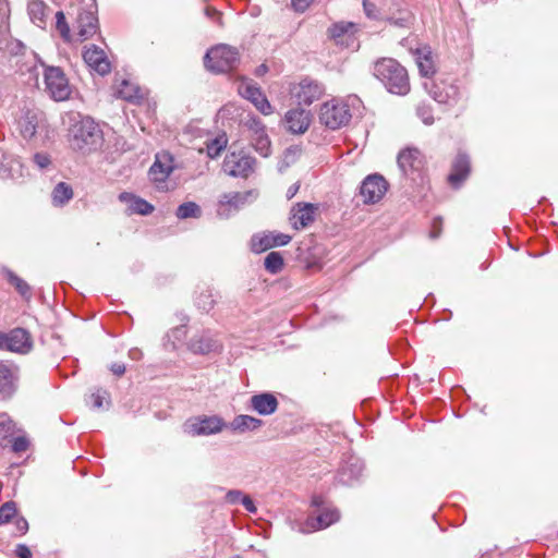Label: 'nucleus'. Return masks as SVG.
Returning a JSON list of instances; mask_svg holds the SVG:
<instances>
[{
	"label": "nucleus",
	"mask_w": 558,
	"mask_h": 558,
	"mask_svg": "<svg viewBox=\"0 0 558 558\" xmlns=\"http://www.w3.org/2000/svg\"><path fill=\"white\" fill-rule=\"evenodd\" d=\"M70 121L68 142L71 149L86 155L101 147L102 132L92 118L72 113Z\"/></svg>",
	"instance_id": "nucleus-1"
},
{
	"label": "nucleus",
	"mask_w": 558,
	"mask_h": 558,
	"mask_svg": "<svg viewBox=\"0 0 558 558\" xmlns=\"http://www.w3.org/2000/svg\"><path fill=\"white\" fill-rule=\"evenodd\" d=\"M373 75L391 94L407 95L410 92L408 71L396 59L381 58L373 65Z\"/></svg>",
	"instance_id": "nucleus-2"
},
{
	"label": "nucleus",
	"mask_w": 558,
	"mask_h": 558,
	"mask_svg": "<svg viewBox=\"0 0 558 558\" xmlns=\"http://www.w3.org/2000/svg\"><path fill=\"white\" fill-rule=\"evenodd\" d=\"M240 53L236 48L220 44L209 49L204 57L205 68L214 73H225L238 66Z\"/></svg>",
	"instance_id": "nucleus-3"
},
{
	"label": "nucleus",
	"mask_w": 558,
	"mask_h": 558,
	"mask_svg": "<svg viewBox=\"0 0 558 558\" xmlns=\"http://www.w3.org/2000/svg\"><path fill=\"white\" fill-rule=\"evenodd\" d=\"M44 68L45 89L56 101L69 99L72 93L71 85L63 70L59 66L41 64Z\"/></svg>",
	"instance_id": "nucleus-4"
},
{
	"label": "nucleus",
	"mask_w": 558,
	"mask_h": 558,
	"mask_svg": "<svg viewBox=\"0 0 558 558\" xmlns=\"http://www.w3.org/2000/svg\"><path fill=\"white\" fill-rule=\"evenodd\" d=\"M351 118L349 106L337 99L326 101L319 111L320 123L332 131L345 126Z\"/></svg>",
	"instance_id": "nucleus-5"
},
{
	"label": "nucleus",
	"mask_w": 558,
	"mask_h": 558,
	"mask_svg": "<svg viewBox=\"0 0 558 558\" xmlns=\"http://www.w3.org/2000/svg\"><path fill=\"white\" fill-rule=\"evenodd\" d=\"M258 197L256 190L245 192H230L221 196L217 207V215L229 218L233 213L240 210L247 204H252Z\"/></svg>",
	"instance_id": "nucleus-6"
},
{
	"label": "nucleus",
	"mask_w": 558,
	"mask_h": 558,
	"mask_svg": "<svg viewBox=\"0 0 558 558\" xmlns=\"http://www.w3.org/2000/svg\"><path fill=\"white\" fill-rule=\"evenodd\" d=\"M174 168V159L171 154L168 151L158 153L148 171L149 180L159 191H166L168 190V178Z\"/></svg>",
	"instance_id": "nucleus-7"
},
{
	"label": "nucleus",
	"mask_w": 558,
	"mask_h": 558,
	"mask_svg": "<svg viewBox=\"0 0 558 558\" xmlns=\"http://www.w3.org/2000/svg\"><path fill=\"white\" fill-rule=\"evenodd\" d=\"M397 162L402 174L412 181L423 178L424 157L417 148H404L397 158Z\"/></svg>",
	"instance_id": "nucleus-8"
},
{
	"label": "nucleus",
	"mask_w": 558,
	"mask_h": 558,
	"mask_svg": "<svg viewBox=\"0 0 558 558\" xmlns=\"http://www.w3.org/2000/svg\"><path fill=\"white\" fill-rule=\"evenodd\" d=\"M223 426L225 422L219 416H197L187 420L183 425V430L193 437L209 436L220 433Z\"/></svg>",
	"instance_id": "nucleus-9"
},
{
	"label": "nucleus",
	"mask_w": 558,
	"mask_h": 558,
	"mask_svg": "<svg viewBox=\"0 0 558 558\" xmlns=\"http://www.w3.org/2000/svg\"><path fill=\"white\" fill-rule=\"evenodd\" d=\"M255 159L238 153L228 154L222 163V170L230 177L247 178L254 170Z\"/></svg>",
	"instance_id": "nucleus-10"
},
{
	"label": "nucleus",
	"mask_w": 558,
	"mask_h": 558,
	"mask_svg": "<svg viewBox=\"0 0 558 558\" xmlns=\"http://www.w3.org/2000/svg\"><path fill=\"white\" fill-rule=\"evenodd\" d=\"M424 87L438 104L453 106L460 98L458 86L445 80L424 83Z\"/></svg>",
	"instance_id": "nucleus-11"
},
{
	"label": "nucleus",
	"mask_w": 558,
	"mask_h": 558,
	"mask_svg": "<svg viewBox=\"0 0 558 558\" xmlns=\"http://www.w3.org/2000/svg\"><path fill=\"white\" fill-rule=\"evenodd\" d=\"M388 190V183L380 174L374 173L367 175L360 189V193L365 204H375L379 202Z\"/></svg>",
	"instance_id": "nucleus-12"
},
{
	"label": "nucleus",
	"mask_w": 558,
	"mask_h": 558,
	"mask_svg": "<svg viewBox=\"0 0 558 558\" xmlns=\"http://www.w3.org/2000/svg\"><path fill=\"white\" fill-rule=\"evenodd\" d=\"M85 2V0H83ZM86 8L77 14V35L80 40H86L98 31L97 7L95 0H86Z\"/></svg>",
	"instance_id": "nucleus-13"
},
{
	"label": "nucleus",
	"mask_w": 558,
	"mask_h": 558,
	"mask_svg": "<svg viewBox=\"0 0 558 558\" xmlns=\"http://www.w3.org/2000/svg\"><path fill=\"white\" fill-rule=\"evenodd\" d=\"M318 206L312 203L300 202L292 206L289 221L296 231L310 227L316 218Z\"/></svg>",
	"instance_id": "nucleus-14"
},
{
	"label": "nucleus",
	"mask_w": 558,
	"mask_h": 558,
	"mask_svg": "<svg viewBox=\"0 0 558 558\" xmlns=\"http://www.w3.org/2000/svg\"><path fill=\"white\" fill-rule=\"evenodd\" d=\"M325 88L317 81L311 78L302 80L294 86L292 94L299 105L310 106L322 98Z\"/></svg>",
	"instance_id": "nucleus-15"
},
{
	"label": "nucleus",
	"mask_w": 558,
	"mask_h": 558,
	"mask_svg": "<svg viewBox=\"0 0 558 558\" xmlns=\"http://www.w3.org/2000/svg\"><path fill=\"white\" fill-rule=\"evenodd\" d=\"M239 93L242 97L250 100L263 114L268 116L272 113V106L256 84L252 82L242 83L239 86Z\"/></svg>",
	"instance_id": "nucleus-16"
},
{
	"label": "nucleus",
	"mask_w": 558,
	"mask_h": 558,
	"mask_svg": "<svg viewBox=\"0 0 558 558\" xmlns=\"http://www.w3.org/2000/svg\"><path fill=\"white\" fill-rule=\"evenodd\" d=\"M46 126L45 113L39 109H27L20 120V130L24 138H32Z\"/></svg>",
	"instance_id": "nucleus-17"
},
{
	"label": "nucleus",
	"mask_w": 558,
	"mask_h": 558,
	"mask_svg": "<svg viewBox=\"0 0 558 558\" xmlns=\"http://www.w3.org/2000/svg\"><path fill=\"white\" fill-rule=\"evenodd\" d=\"M86 64L100 75H106L110 72V62L102 49L95 45L86 47L83 53Z\"/></svg>",
	"instance_id": "nucleus-18"
},
{
	"label": "nucleus",
	"mask_w": 558,
	"mask_h": 558,
	"mask_svg": "<svg viewBox=\"0 0 558 558\" xmlns=\"http://www.w3.org/2000/svg\"><path fill=\"white\" fill-rule=\"evenodd\" d=\"M311 112L302 108L291 109L284 116L287 128L293 134L305 133L311 125Z\"/></svg>",
	"instance_id": "nucleus-19"
},
{
	"label": "nucleus",
	"mask_w": 558,
	"mask_h": 558,
	"mask_svg": "<svg viewBox=\"0 0 558 558\" xmlns=\"http://www.w3.org/2000/svg\"><path fill=\"white\" fill-rule=\"evenodd\" d=\"M189 350L194 354H209L221 350V344L209 331L195 335L187 343Z\"/></svg>",
	"instance_id": "nucleus-20"
},
{
	"label": "nucleus",
	"mask_w": 558,
	"mask_h": 558,
	"mask_svg": "<svg viewBox=\"0 0 558 558\" xmlns=\"http://www.w3.org/2000/svg\"><path fill=\"white\" fill-rule=\"evenodd\" d=\"M7 350L16 353H28L33 348L29 332L23 328H15L8 332Z\"/></svg>",
	"instance_id": "nucleus-21"
},
{
	"label": "nucleus",
	"mask_w": 558,
	"mask_h": 558,
	"mask_svg": "<svg viewBox=\"0 0 558 558\" xmlns=\"http://www.w3.org/2000/svg\"><path fill=\"white\" fill-rule=\"evenodd\" d=\"M340 518L338 510L326 509L315 517H308L304 525L301 527V532L310 533L313 531L326 529L332 523L337 522Z\"/></svg>",
	"instance_id": "nucleus-22"
},
{
	"label": "nucleus",
	"mask_w": 558,
	"mask_h": 558,
	"mask_svg": "<svg viewBox=\"0 0 558 558\" xmlns=\"http://www.w3.org/2000/svg\"><path fill=\"white\" fill-rule=\"evenodd\" d=\"M16 381V372L0 362V400L9 399L15 392Z\"/></svg>",
	"instance_id": "nucleus-23"
},
{
	"label": "nucleus",
	"mask_w": 558,
	"mask_h": 558,
	"mask_svg": "<svg viewBox=\"0 0 558 558\" xmlns=\"http://www.w3.org/2000/svg\"><path fill=\"white\" fill-rule=\"evenodd\" d=\"M116 95L126 101L138 104L145 98L146 93L134 82L122 80L121 83L116 86Z\"/></svg>",
	"instance_id": "nucleus-24"
},
{
	"label": "nucleus",
	"mask_w": 558,
	"mask_h": 558,
	"mask_svg": "<svg viewBox=\"0 0 558 558\" xmlns=\"http://www.w3.org/2000/svg\"><path fill=\"white\" fill-rule=\"evenodd\" d=\"M119 199L128 205L130 214L146 216L154 211V206L150 203L132 193L123 192L119 195Z\"/></svg>",
	"instance_id": "nucleus-25"
},
{
	"label": "nucleus",
	"mask_w": 558,
	"mask_h": 558,
	"mask_svg": "<svg viewBox=\"0 0 558 558\" xmlns=\"http://www.w3.org/2000/svg\"><path fill=\"white\" fill-rule=\"evenodd\" d=\"M470 173V159L465 154H458L453 163L451 173L448 177L453 186H459Z\"/></svg>",
	"instance_id": "nucleus-26"
},
{
	"label": "nucleus",
	"mask_w": 558,
	"mask_h": 558,
	"mask_svg": "<svg viewBox=\"0 0 558 558\" xmlns=\"http://www.w3.org/2000/svg\"><path fill=\"white\" fill-rule=\"evenodd\" d=\"M414 54L420 74L425 77H432L436 73V66L430 48L427 46L417 48Z\"/></svg>",
	"instance_id": "nucleus-27"
},
{
	"label": "nucleus",
	"mask_w": 558,
	"mask_h": 558,
	"mask_svg": "<svg viewBox=\"0 0 558 558\" xmlns=\"http://www.w3.org/2000/svg\"><path fill=\"white\" fill-rule=\"evenodd\" d=\"M251 407L260 415H269L277 410L278 401L274 395L264 392L251 398Z\"/></svg>",
	"instance_id": "nucleus-28"
},
{
	"label": "nucleus",
	"mask_w": 558,
	"mask_h": 558,
	"mask_svg": "<svg viewBox=\"0 0 558 558\" xmlns=\"http://www.w3.org/2000/svg\"><path fill=\"white\" fill-rule=\"evenodd\" d=\"M363 472V464L357 458H351L344 465H342L338 481L343 485H351L356 481Z\"/></svg>",
	"instance_id": "nucleus-29"
},
{
	"label": "nucleus",
	"mask_w": 558,
	"mask_h": 558,
	"mask_svg": "<svg viewBox=\"0 0 558 558\" xmlns=\"http://www.w3.org/2000/svg\"><path fill=\"white\" fill-rule=\"evenodd\" d=\"M49 8L43 0H32L28 3V14L32 21L40 28L46 26Z\"/></svg>",
	"instance_id": "nucleus-30"
},
{
	"label": "nucleus",
	"mask_w": 558,
	"mask_h": 558,
	"mask_svg": "<svg viewBox=\"0 0 558 558\" xmlns=\"http://www.w3.org/2000/svg\"><path fill=\"white\" fill-rule=\"evenodd\" d=\"M262 423L263 422L259 418L241 414L233 418L231 427L233 430L243 433L246 430L257 429L262 426Z\"/></svg>",
	"instance_id": "nucleus-31"
},
{
	"label": "nucleus",
	"mask_w": 558,
	"mask_h": 558,
	"mask_svg": "<svg viewBox=\"0 0 558 558\" xmlns=\"http://www.w3.org/2000/svg\"><path fill=\"white\" fill-rule=\"evenodd\" d=\"M272 247H276V242L272 241L271 232L257 233L252 236L251 248L253 252L262 253Z\"/></svg>",
	"instance_id": "nucleus-32"
},
{
	"label": "nucleus",
	"mask_w": 558,
	"mask_h": 558,
	"mask_svg": "<svg viewBox=\"0 0 558 558\" xmlns=\"http://www.w3.org/2000/svg\"><path fill=\"white\" fill-rule=\"evenodd\" d=\"M72 197H73V190L69 184H66L64 182L58 183L51 193V198H52V203L54 206H63Z\"/></svg>",
	"instance_id": "nucleus-33"
},
{
	"label": "nucleus",
	"mask_w": 558,
	"mask_h": 558,
	"mask_svg": "<svg viewBox=\"0 0 558 558\" xmlns=\"http://www.w3.org/2000/svg\"><path fill=\"white\" fill-rule=\"evenodd\" d=\"M254 149L263 157H268L271 154V143L266 134V131L258 133L257 136L251 138Z\"/></svg>",
	"instance_id": "nucleus-34"
},
{
	"label": "nucleus",
	"mask_w": 558,
	"mask_h": 558,
	"mask_svg": "<svg viewBox=\"0 0 558 558\" xmlns=\"http://www.w3.org/2000/svg\"><path fill=\"white\" fill-rule=\"evenodd\" d=\"M8 281L15 287L17 292L26 299L31 298V288L26 281L16 276L13 271L7 269L4 271Z\"/></svg>",
	"instance_id": "nucleus-35"
},
{
	"label": "nucleus",
	"mask_w": 558,
	"mask_h": 558,
	"mask_svg": "<svg viewBox=\"0 0 558 558\" xmlns=\"http://www.w3.org/2000/svg\"><path fill=\"white\" fill-rule=\"evenodd\" d=\"M202 209L194 202H186L181 204L177 209V217L179 219L198 218L201 217Z\"/></svg>",
	"instance_id": "nucleus-36"
},
{
	"label": "nucleus",
	"mask_w": 558,
	"mask_h": 558,
	"mask_svg": "<svg viewBox=\"0 0 558 558\" xmlns=\"http://www.w3.org/2000/svg\"><path fill=\"white\" fill-rule=\"evenodd\" d=\"M228 140L226 135L217 136L206 143V151L208 157L216 158L226 148Z\"/></svg>",
	"instance_id": "nucleus-37"
},
{
	"label": "nucleus",
	"mask_w": 558,
	"mask_h": 558,
	"mask_svg": "<svg viewBox=\"0 0 558 558\" xmlns=\"http://www.w3.org/2000/svg\"><path fill=\"white\" fill-rule=\"evenodd\" d=\"M264 266L270 274H278L283 267V257L279 252H270L265 257Z\"/></svg>",
	"instance_id": "nucleus-38"
},
{
	"label": "nucleus",
	"mask_w": 558,
	"mask_h": 558,
	"mask_svg": "<svg viewBox=\"0 0 558 558\" xmlns=\"http://www.w3.org/2000/svg\"><path fill=\"white\" fill-rule=\"evenodd\" d=\"M196 306L202 310L203 312H209L215 303L216 300L214 298V293L210 289L203 290L195 300Z\"/></svg>",
	"instance_id": "nucleus-39"
},
{
	"label": "nucleus",
	"mask_w": 558,
	"mask_h": 558,
	"mask_svg": "<svg viewBox=\"0 0 558 558\" xmlns=\"http://www.w3.org/2000/svg\"><path fill=\"white\" fill-rule=\"evenodd\" d=\"M388 20L392 25L405 28L412 24L413 15L409 10L402 9L398 11V15H392Z\"/></svg>",
	"instance_id": "nucleus-40"
},
{
	"label": "nucleus",
	"mask_w": 558,
	"mask_h": 558,
	"mask_svg": "<svg viewBox=\"0 0 558 558\" xmlns=\"http://www.w3.org/2000/svg\"><path fill=\"white\" fill-rule=\"evenodd\" d=\"M353 32L354 24L352 23H336L329 28V34L335 39H339L345 35H352Z\"/></svg>",
	"instance_id": "nucleus-41"
},
{
	"label": "nucleus",
	"mask_w": 558,
	"mask_h": 558,
	"mask_svg": "<svg viewBox=\"0 0 558 558\" xmlns=\"http://www.w3.org/2000/svg\"><path fill=\"white\" fill-rule=\"evenodd\" d=\"M56 28L60 33V36L63 38V40H65V41L71 40L70 27L65 21V16L62 11H58L56 13Z\"/></svg>",
	"instance_id": "nucleus-42"
},
{
	"label": "nucleus",
	"mask_w": 558,
	"mask_h": 558,
	"mask_svg": "<svg viewBox=\"0 0 558 558\" xmlns=\"http://www.w3.org/2000/svg\"><path fill=\"white\" fill-rule=\"evenodd\" d=\"M16 517V506L13 501H8L0 507V525L9 523Z\"/></svg>",
	"instance_id": "nucleus-43"
},
{
	"label": "nucleus",
	"mask_w": 558,
	"mask_h": 558,
	"mask_svg": "<svg viewBox=\"0 0 558 558\" xmlns=\"http://www.w3.org/2000/svg\"><path fill=\"white\" fill-rule=\"evenodd\" d=\"M15 430V424L10 418H3L0 421V441H4L13 436Z\"/></svg>",
	"instance_id": "nucleus-44"
},
{
	"label": "nucleus",
	"mask_w": 558,
	"mask_h": 558,
	"mask_svg": "<svg viewBox=\"0 0 558 558\" xmlns=\"http://www.w3.org/2000/svg\"><path fill=\"white\" fill-rule=\"evenodd\" d=\"M300 155V149L298 147H289L284 150L283 159L281 161V165L279 166V170L282 171L284 168H287L290 162H293L298 156Z\"/></svg>",
	"instance_id": "nucleus-45"
},
{
	"label": "nucleus",
	"mask_w": 558,
	"mask_h": 558,
	"mask_svg": "<svg viewBox=\"0 0 558 558\" xmlns=\"http://www.w3.org/2000/svg\"><path fill=\"white\" fill-rule=\"evenodd\" d=\"M5 167H8V175L12 179H16L22 177V165L19 159H11L7 162Z\"/></svg>",
	"instance_id": "nucleus-46"
},
{
	"label": "nucleus",
	"mask_w": 558,
	"mask_h": 558,
	"mask_svg": "<svg viewBox=\"0 0 558 558\" xmlns=\"http://www.w3.org/2000/svg\"><path fill=\"white\" fill-rule=\"evenodd\" d=\"M416 111H417V116L421 118V120L424 122V124L430 125L434 123V117H433L432 110L428 106L421 105L417 107Z\"/></svg>",
	"instance_id": "nucleus-47"
},
{
	"label": "nucleus",
	"mask_w": 558,
	"mask_h": 558,
	"mask_svg": "<svg viewBox=\"0 0 558 558\" xmlns=\"http://www.w3.org/2000/svg\"><path fill=\"white\" fill-rule=\"evenodd\" d=\"M246 125L251 132V138L257 136L258 133L265 132V126L262 121L257 118H252L246 122Z\"/></svg>",
	"instance_id": "nucleus-48"
},
{
	"label": "nucleus",
	"mask_w": 558,
	"mask_h": 558,
	"mask_svg": "<svg viewBox=\"0 0 558 558\" xmlns=\"http://www.w3.org/2000/svg\"><path fill=\"white\" fill-rule=\"evenodd\" d=\"M244 493L238 489H231L226 494V501L230 505L241 504Z\"/></svg>",
	"instance_id": "nucleus-49"
},
{
	"label": "nucleus",
	"mask_w": 558,
	"mask_h": 558,
	"mask_svg": "<svg viewBox=\"0 0 558 558\" xmlns=\"http://www.w3.org/2000/svg\"><path fill=\"white\" fill-rule=\"evenodd\" d=\"M13 522L17 534L23 535L28 531V522L25 518L16 515Z\"/></svg>",
	"instance_id": "nucleus-50"
},
{
	"label": "nucleus",
	"mask_w": 558,
	"mask_h": 558,
	"mask_svg": "<svg viewBox=\"0 0 558 558\" xmlns=\"http://www.w3.org/2000/svg\"><path fill=\"white\" fill-rule=\"evenodd\" d=\"M33 160L39 169H45L50 165V158L47 154L37 153L34 155Z\"/></svg>",
	"instance_id": "nucleus-51"
},
{
	"label": "nucleus",
	"mask_w": 558,
	"mask_h": 558,
	"mask_svg": "<svg viewBox=\"0 0 558 558\" xmlns=\"http://www.w3.org/2000/svg\"><path fill=\"white\" fill-rule=\"evenodd\" d=\"M28 448V440L25 437H16L13 439L12 449L14 452H24Z\"/></svg>",
	"instance_id": "nucleus-52"
},
{
	"label": "nucleus",
	"mask_w": 558,
	"mask_h": 558,
	"mask_svg": "<svg viewBox=\"0 0 558 558\" xmlns=\"http://www.w3.org/2000/svg\"><path fill=\"white\" fill-rule=\"evenodd\" d=\"M272 241L276 242V246L287 245L291 241V236L281 232H271Z\"/></svg>",
	"instance_id": "nucleus-53"
},
{
	"label": "nucleus",
	"mask_w": 558,
	"mask_h": 558,
	"mask_svg": "<svg viewBox=\"0 0 558 558\" xmlns=\"http://www.w3.org/2000/svg\"><path fill=\"white\" fill-rule=\"evenodd\" d=\"M106 392L101 393L100 390L94 392L90 395V402L94 409H101L104 405L105 395Z\"/></svg>",
	"instance_id": "nucleus-54"
},
{
	"label": "nucleus",
	"mask_w": 558,
	"mask_h": 558,
	"mask_svg": "<svg viewBox=\"0 0 558 558\" xmlns=\"http://www.w3.org/2000/svg\"><path fill=\"white\" fill-rule=\"evenodd\" d=\"M186 336V329L184 325L175 327L168 335L169 338H173L177 341H181Z\"/></svg>",
	"instance_id": "nucleus-55"
},
{
	"label": "nucleus",
	"mask_w": 558,
	"mask_h": 558,
	"mask_svg": "<svg viewBox=\"0 0 558 558\" xmlns=\"http://www.w3.org/2000/svg\"><path fill=\"white\" fill-rule=\"evenodd\" d=\"M15 554L19 558H32L31 549L24 544H19L16 546Z\"/></svg>",
	"instance_id": "nucleus-56"
},
{
	"label": "nucleus",
	"mask_w": 558,
	"mask_h": 558,
	"mask_svg": "<svg viewBox=\"0 0 558 558\" xmlns=\"http://www.w3.org/2000/svg\"><path fill=\"white\" fill-rule=\"evenodd\" d=\"M241 505H243V507L245 508L246 511H248L250 513H255L257 511L253 500L251 499L250 496L245 495L243 498H242V501H241Z\"/></svg>",
	"instance_id": "nucleus-57"
},
{
	"label": "nucleus",
	"mask_w": 558,
	"mask_h": 558,
	"mask_svg": "<svg viewBox=\"0 0 558 558\" xmlns=\"http://www.w3.org/2000/svg\"><path fill=\"white\" fill-rule=\"evenodd\" d=\"M364 11L368 17H377V11L374 3L364 1L363 2Z\"/></svg>",
	"instance_id": "nucleus-58"
},
{
	"label": "nucleus",
	"mask_w": 558,
	"mask_h": 558,
	"mask_svg": "<svg viewBox=\"0 0 558 558\" xmlns=\"http://www.w3.org/2000/svg\"><path fill=\"white\" fill-rule=\"evenodd\" d=\"M313 0H292V5L296 11H305Z\"/></svg>",
	"instance_id": "nucleus-59"
},
{
	"label": "nucleus",
	"mask_w": 558,
	"mask_h": 558,
	"mask_svg": "<svg viewBox=\"0 0 558 558\" xmlns=\"http://www.w3.org/2000/svg\"><path fill=\"white\" fill-rule=\"evenodd\" d=\"M110 369L114 375L121 376L125 373V365L122 363H113Z\"/></svg>",
	"instance_id": "nucleus-60"
},
{
	"label": "nucleus",
	"mask_w": 558,
	"mask_h": 558,
	"mask_svg": "<svg viewBox=\"0 0 558 558\" xmlns=\"http://www.w3.org/2000/svg\"><path fill=\"white\" fill-rule=\"evenodd\" d=\"M299 189H300V184H299V183H294V184H292V185L288 189V191H287V198H288V199H291L292 197H294V196H295V194L298 193Z\"/></svg>",
	"instance_id": "nucleus-61"
},
{
	"label": "nucleus",
	"mask_w": 558,
	"mask_h": 558,
	"mask_svg": "<svg viewBox=\"0 0 558 558\" xmlns=\"http://www.w3.org/2000/svg\"><path fill=\"white\" fill-rule=\"evenodd\" d=\"M205 13L208 17H217L220 21V13L214 8H206Z\"/></svg>",
	"instance_id": "nucleus-62"
},
{
	"label": "nucleus",
	"mask_w": 558,
	"mask_h": 558,
	"mask_svg": "<svg viewBox=\"0 0 558 558\" xmlns=\"http://www.w3.org/2000/svg\"><path fill=\"white\" fill-rule=\"evenodd\" d=\"M268 71V66L266 64H260L256 68L255 70V75L256 76H262L264 75L265 73H267Z\"/></svg>",
	"instance_id": "nucleus-63"
},
{
	"label": "nucleus",
	"mask_w": 558,
	"mask_h": 558,
	"mask_svg": "<svg viewBox=\"0 0 558 558\" xmlns=\"http://www.w3.org/2000/svg\"><path fill=\"white\" fill-rule=\"evenodd\" d=\"M8 333H3L0 331V350H7V343H8Z\"/></svg>",
	"instance_id": "nucleus-64"
}]
</instances>
